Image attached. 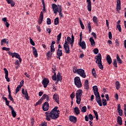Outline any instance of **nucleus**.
<instances>
[{
  "label": "nucleus",
  "instance_id": "18",
  "mask_svg": "<svg viewBox=\"0 0 126 126\" xmlns=\"http://www.w3.org/2000/svg\"><path fill=\"white\" fill-rule=\"evenodd\" d=\"M79 45L80 47H81L82 50H85L86 49V43H85V41H83L82 42L79 43Z\"/></svg>",
  "mask_w": 126,
  "mask_h": 126
},
{
  "label": "nucleus",
  "instance_id": "25",
  "mask_svg": "<svg viewBox=\"0 0 126 126\" xmlns=\"http://www.w3.org/2000/svg\"><path fill=\"white\" fill-rule=\"evenodd\" d=\"M117 123L120 125V126H122V125H123V119L121 116H118Z\"/></svg>",
  "mask_w": 126,
  "mask_h": 126
},
{
  "label": "nucleus",
  "instance_id": "6",
  "mask_svg": "<svg viewBox=\"0 0 126 126\" xmlns=\"http://www.w3.org/2000/svg\"><path fill=\"white\" fill-rule=\"evenodd\" d=\"M63 48L66 54H69L70 52V50L69 49V45H68V43H67L66 39L65 40V42L63 44Z\"/></svg>",
  "mask_w": 126,
  "mask_h": 126
},
{
  "label": "nucleus",
  "instance_id": "3",
  "mask_svg": "<svg viewBox=\"0 0 126 126\" xmlns=\"http://www.w3.org/2000/svg\"><path fill=\"white\" fill-rule=\"evenodd\" d=\"M73 72L74 73H77L79 75L81 76L83 78H86V74H85V71L81 68H77L76 67H73Z\"/></svg>",
  "mask_w": 126,
  "mask_h": 126
},
{
  "label": "nucleus",
  "instance_id": "43",
  "mask_svg": "<svg viewBox=\"0 0 126 126\" xmlns=\"http://www.w3.org/2000/svg\"><path fill=\"white\" fill-rule=\"evenodd\" d=\"M93 20L94 23H96V24L98 23V18H97V17L94 16Z\"/></svg>",
  "mask_w": 126,
  "mask_h": 126
},
{
  "label": "nucleus",
  "instance_id": "9",
  "mask_svg": "<svg viewBox=\"0 0 126 126\" xmlns=\"http://www.w3.org/2000/svg\"><path fill=\"white\" fill-rule=\"evenodd\" d=\"M49 107H50V106L49 105V103L46 101L43 104L42 109H43V111L46 112V111H48V110H49Z\"/></svg>",
  "mask_w": 126,
  "mask_h": 126
},
{
  "label": "nucleus",
  "instance_id": "23",
  "mask_svg": "<svg viewBox=\"0 0 126 126\" xmlns=\"http://www.w3.org/2000/svg\"><path fill=\"white\" fill-rule=\"evenodd\" d=\"M8 4H11V6L13 7L15 5V2L13 0H6Z\"/></svg>",
  "mask_w": 126,
  "mask_h": 126
},
{
  "label": "nucleus",
  "instance_id": "57",
  "mask_svg": "<svg viewBox=\"0 0 126 126\" xmlns=\"http://www.w3.org/2000/svg\"><path fill=\"white\" fill-rule=\"evenodd\" d=\"M108 36H109V38L110 39V40H112V39L113 38V36L112 35V32H109Z\"/></svg>",
  "mask_w": 126,
  "mask_h": 126
},
{
  "label": "nucleus",
  "instance_id": "15",
  "mask_svg": "<svg viewBox=\"0 0 126 126\" xmlns=\"http://www.w3.org/2000/svg\"><path fill=\"white\" fill-rule=\"evenodd\" d=\"M87 2H88V5H87V8L88 10L89 11H91L92 10V7L91 5H92V3H91V0H87Z\"/></svg>",
  "mask_w": 126,
  "mask_h": 126
},
{
  "label": "nucleus",
  "instance_id": "46",
  "mask_svg": "<svg viewBox=\"0 0 126 126\" xmlns=\"http://www.w3.org/2000/svg\"><path fill=\"white\" fill-rule=\"evenodd\" d=\"M47 24L48 25H51V24H52V21L51 20V19L49 18L47 19Z\"/></svg>",
  "mask_w": 126,
  "mask_h": 126
},
{
  "label": "nucleus",
  "instance_id": "29",
  "mask_svg": "<svg viewBox=\"0 0 126 126\" xmlns=\"http://www.w3.org/2000/svg\"><path fill=\"white\" fill-rule=\"evenodd\" d=\"M57 56H60L62 57L63 56V50L62 49H58L57 51Z\"/></svg>",
  "mask_w": 126,
  "mask_h": 126
},
{
  "label": "nucleus",
  "instance_id": "50",
  "mask_svg": "<svg viewBox=\"0 0 126 126\" xmlns=\"http://www.w3.org/2000/svg\"><path fill=\"white\" fill-rule=\"evenodd\" d=\"M2 50H3V51H6L7 52V51H10V48H6V47H2Z\"/></svg>",
  "mask_w": 126,
  "mask_h": 126
},
{
  "label": "nucleus",
  "instance_id": "59",
  "mask_svg": "<svg viewBox=\"0 0 126 126\" xmlns=\"http://www.w3.org/2000/svg\"><path fill=\"white\" fill-rule=\"evenodd\" d=\"M42 101L39 99L37 102H36L35 106H38V105H41Z\"/></svg>",
  "mask_w": 126,
  "mask_h": 126
},
{
  "label": "nucleus",
  "instance_id": "12",
  "mask_svg": "<svg viewBox=\"0 0 126 126\" xmlns=\"http://www.w3.org/2000/svg\"><path fill=\"white\" fill-rule=\"evenodd\" d=\"M69 121L73 123V124H76V122H77V118H76L75 116H70L69 117Z\"/></svg>",
  "mask_w": 126,
  "mask_h": 126
},
{
  "label": "nucleus",
  "instance_id": "58",
  "mask_svg": "<svg viewBox=\"0 0 126 126\" xmlns=\"http://www.w3.org/2000/svg\"><path fill=\"white\" fill-rule=\"evenodd\" d=\"M44 99H46V94H44L39 100H40L41 102H43V100H44Z\"/></svg>",
  "mask_w": 126,
  "mask_h": 126
},
{
  "label": "nucleus",
  "instance_id": "16",
  "mask_svg": "<svg viewBox=\"0 0 126 126\" xmlns=\"http://www.w3.org/2000/svg\"><path fill=\"white\" fill-rule=\"evenodd\" d=\"M117 111L119 116H123V109H121V104H118L117 106Z\"/></svg>",
  "mask_w": 126,
  "mask_h": 126
},
{
  "label": "nucleus",
  "instance_id": "30",
  "mask_svg": "<svg viewBox=\"0 0 126 126\" xmlns=\"http://www.w3.org/2000/svg\"><path fill=\"white\" fill-rule=\"evenodd\" d=\"M92 73L94 78H97V74H96V71L95 70V68H93L92 70Z\"/></svg>",
  "mask_w": 126,
  "mask_h": 126
},
{
  "label": "nucleus",
  "instance_id": "45",
  "mask_svg": "<svg viewBox=\"0 0 126 126\" xmlns=\"http://www.w3.org/2000/svg\"><path fill=\"white\" fill-rule=\"evenodd\" d=\"M58 106H55L50 112L52 113H57V110H58Z\"/></svg>",
  "mask_w": 126,
  "mask_h": 126
},
{
  "label": "nucleus",
  "instance_id": "40",
  "mask_svg": "<svg viewBox=\"0 0 126 126\" xmlns=\"http://www.w3.org/2000/svg\"><path fill=\"white\" fill-rule=\"evenodd\" d=\"M60 23V22L59 21V17H57L54 20V24L55 25H58Z\"/></svg>",
  "mask_w": 126,
  "mask_h": 126
},
{
  "label": "nucleus",
  "instance_id": "39",
  "mask_svg": "<svg viewBox=\"0 0 126 126\" xmlns=\"http://www.w3.org/2000/svg\"><path fill=\"white\" fill-rule=\"evenodd\" d=\"M8 99H9L10 101H12V103L14 102V100H13V97H12V96H11V93H9Z\"/></svg>",
  "mask_w": 126,
  "mask_h": 126
},
{
  "label": "nucleus",
  "instance_id": "31",
  "mask_svg": "<svg viewBox=\"0 0 126 126\" xmlns=\"http://www.w3.org/2000/svg\"><path fill=\"white\" fill-rule=\"evenodd\" d=\"M117 62L119 63H123V61L122 59H121V58H120V56H119V54H117Z\"/></svg>",
  "mask_w": 126,
  "mask_h": 126
},
{
  "label": "nucleus",
  "instance_id": "11",
  "mask_svg": "<svg viewBox=\"0 0 126 126\" xmlns=\"http://www.w3.org/2000/svg\"><path fill=\"white\" fill-rule=\"evenodd\" d=\"M22 94L25 95L26 100H29V95L27 93V89L24 90V88L22 89Z\"/></svg>",
  "mask_w": 126,
  "mask_h": 126
},
{
  "label": "nucleus",
  "instance_id": "2",
  "mask_svg": "<svg viewBox=\"0 0 126 126\" xmlns=\"http://www.w3.org/2000/svg\"><path fill=\"white\" fill-rule=\"evenodd\" d=\"M45 114L47 121H51V118L52 120H57L60 117V115L59 113L57 114V112H45Z\"/></svg>",
  "mask_w": 126,
  "mask_h": 126
},
{
  "label": "nucleus",
  "instance_id": "14",
  "mask_svg": "<svg viewBox=\"0 0 126 126\" xmlns=\"http://www.w3.org/2000/svg\"><path fill=\"white\" fill-rule=\"evenodd\" d=\"M43 19H44V14H43V11L40 12V14L38 19V24H41L43 22Z\"/></svg>",
  "mask_w": 126,
  "mask_h": 126
},
{
  "label": "nucleus",
  "instance_id": "21",
  "mask_svg": "<svg viewBox=\"0 0 126 126\" xmlns=\"http://www.w3.org/2000/svg\"><path fill=\"white\" fill-rule=\"evenodd\" d=\"M32 53L35 57V58H38V52L36 48L32 47Z\"/></svg>",
  "mask_w": 126,
  "mask_h": 126
},
{
  "label": "nucleus",
  "instance_id": "53",
  "mask_svg": "<svg viewBox=\"0 0 126 126\" xmlns=\"http://www.w3.org/2000/svg\"><path fill=\"white\" fill-rule=\"evenodd\" d=\"M117 27L119 31V32H122V28L121 27V25L120 24L117 25Z\"/></svg>",
  "mask_w": 126,
  "mask_h": 126
},
{
  "label": "nucleus",
  "instance_id": "36",
  "mask_svg": "<svg viewBox=\"0 0 126 126\" xmlns=\"http://www.w3.org/2000/svg\"><path fill=\"white\" fill-rule=\"evenodd\" d=\"M116 89H117V90H119L120 89V86H121V85L120 84V82L116 81Z\"/></svg>",
  "mask_w": 126,
  "mask_h": 126
},
{
  "label": "nucleus",
  "instance_id": "28",
  "mask_svg": "<svg viewBox=\"0 0 126 126\" xmlns=\"http://www.w3.org/2000/svg\"><path fill=\"white\" fill-rule=\"evenodd\" d=\"M62 80H63V78L62 77V75H61V73L58 72L57 74V82H59V81H62Z\"/></svg>",
  "mask_w": 126,
  "mask_h": 126
},
{
  "label": "nucleus",
  "instance_id": "54",
  "mask_svg": "<svg viewBox=\"0 0 126 126\" xmlns=\"http://www.w3.org/2000/svg\"><path fill=\"white\" fill-rule=\"evenodd\" d=\"M70 42H71V38L69 36H67V43L68 44L70 43Z\"/></svg>",
  "mask_w": 126,
  "mask_h": 126
},
{
  "label": "nucleus",
  "instance_id": "52",
  "mask_svg": "<svg viewBox=\"0 0 126 126\" xmlns=\"http://www.w3.org/2000/svg\"><path fill=\"white\" fill-rule=\"evenodd\" d=\"M94 93L95 96V97H97L98 96H100V94H99V92L98 91L96 92H94Z\"/></svg>",
  "mask_w": 126,
  "mask_h": 126
},
{
  "label": "nucleus",
  "instance_id": "35",
  "mask_svg": "<svg viewBox=\"0 0 126 126\" xmlns=\"http://www.w3.org/2000/svg\"><path fill=\"white\" fill-rule=\"evenodd\" d=\"M79 23L82 29H83V30H84V29H85V27H84V25L83 24V23H82V21H81V19L79 20Z\"/></svg>",
  "mask_w": 126,
  "mask_h": 126
},
{
  "label": "nucleus",
  "instance_id": "13",
  "mask_svg": "<svg viewBox=\"0 0 126 126\" xmlns=\"http://www.w3.org/2000/svg\"><path fill=\"white\" fill-rule=\"evenodd\" d=\"M4 71V73H5V78L7 82H9L10 81V79H9V78H8V71L7 70V69L6 68H4L3 69Z\"/></svg>",
  "mask_w": 126,
  "mask_h": 126
},
{
  "label": "nucleus",
  "instance_id": "61",
  "mask_svg": "<svg viewBox=\"0 0 126 126\" xmlns=\"http://www.w3.org/2000/svg\"><path fill=\"white\" fill-rule=\"evenodd\" d=\"M70 97L71 99H73V98H74V97H75V95H74V93H72L70 95Z\"/></svg>",
  "mask_w": 126,
  "mask_h": 126
},
{
  "label": "nucleus",
  "instance_id": "4",
  "mask_svg": "<svg viewBox=\"0 0 126 126\" xmlns=\"http://www.w3.org/2000/svg\"><path fill=\"white\" fill-rule=\"evenodd\" d=\"M82 90H78L76 92V103L78 105L80 104V102H81V96H82Z\"/></svg>",
  "mask_w": 126,
  "mask_h": 126
},
{
  "label": "nucleus",
  "instance_id": "1",
  "mask_svg": "<svg viewBox=\"0 0 126 126\" xmlns=\"http://www.w3.org/2000/svg\"><path fill=\"white\" fill-rule=\"evenodd\" d=\"M52 8L54 14H58V12L59 13V16L60 18H63V9H62V6L60 5H57L56 4H52Z\"/></svg>",
  "mask_w": 126,
  "mask_h": 126
},
{
  "label": "nucleus",
  "instance_id": "34",
  "mask_svg": "<svg viewBox=\"0 0 126 126\" xmlns=\"http://www.w3.org/2000/svg\"><path fill=\"white\" fill-rule=\"evenodd\" d=\"M20 89H21V86L20 85H18L15 90V94H17L19 91H20Z\"/></svg>",
  "mask_w": 126,
  "mask_h": 126
},
{
  "label": "nucleus",
  "instance_id": "51",
  "mask_svg": "<svg viewBox=\"0 0 126 126\" xmlns=\"http://www.w3.org/2000/svg\"><path fill=\"white\" fill-rule=\"evenodd\" d=\"M113 65L114 66H115V67H118L117 60L116 59H115L113 61Z\"/></svg>",
  "mask_w": 126,
  "mask_h": 126
},
{
  "label": "nucleus",
  "instance_id": "17",
  "mask_svg": "<svg viewBox=\"0 0 126 126\" xmlns=\"http://www.w3.org/2000/svg\"><path fill=\"white\" fill-rule=\"evenodd\" d=\"M9 109L11 111V114L13 117V118H15L16 117V112L14 110V109H13V107H12V106H9Z\"/></svg>",
  "mask_w": 126,
  "mask_h": 126
},
{
  "label": "nucleus",
  "instance_id": "20",
  "mask_svg": "<svg viewBox=\"0 0 126 126\" xmlns=\"http://www.w3.org/2000/svg\"><path fill=\"white\" fill-rule=\"evenodd\" d=\"M90 42L91 43V45L92 47H94L95 46L96 43L95 42V40H94V38L93 37H91L89 39Z\"/></svg>",
  "mask_w": 126,
  "mask_h": 126
},
{
  "label": "nucleus",
  "instance_id": "63",
  "mask_svg": "<svg viewBox=\"0 0 126 126\" xmlns=\"http://www.w3.org/2000/svg\"><path fill=\"white\" fill-rule=\"evenodd\" d=\"M41 126H47V123L46 122H42L41 124Z\"/></svg>",
  "mask_w": 126,
  "mask_h": 126
},
{
  "label": "nucleus",
  "instance_id": "49",
  "mask_svg": "<svg viewBox=\"0 0 126 126\" xmlns=\"http://www.w3.org/2000/svg\"><path fill=\"white\" fill-rule=\"evenodd\" d=\"M30 42L32 46H35V42H34V41H33L31 37H30Z\"/></svg>",
  "mask_w": 126,
  "mask_h": 126
},
{
  "label": "nucleus",
  "instance_id": "7",
  "mask_svg": "<svg viewBox=\"0 0 126 126\" xmlns=\"http://www.w3.org/2000/svg\"><path fill=\"white\" fill-rule=\"evenodd\" d=\"M50 83V81L48 78H44L42 81V84L43 85L44 88H47L48 84Z\"/></svg>",
  "mask_w": 126,
  "mask_h": 126
},
{
  "label": "nucleus",
  "instance_id": "48",
  "mask_svg": "<svg viewBox=\"0 0 126 126\" xmlns=\"http://www.w3.org/2000/svg\"><path fill=\"white\" fill-rule=\"evenodd\" d=\"M93 51L95 55H97L99 53V49H98V48H94Z\"/></svg>",
  "mask_w": 126,
  "mask_h": 126
},
{
  "label": "nucleus",
  "instance_id": "44",
  "mask_svg": "<svg viewBox=\"0 0 126 126\" xmlns=\"http://www.w3.org/2000/svg\"><path fill=\"white\" fill-rule=\"evenodd\" d=\"M61 38H62V32H60L59 34V35L57 36V41H58V42H60Z\"/></svg>",
  "mask_w": 126,
  "mask_h": 126
},
{
  "label": "nucleus",
  "instance_id": "47",
  "mask_svg": "<svg viewBox=\"0 0 126 126\" xmlns=\"http://www.w3.org/2000/svg\"><path fill=\"white\" fill-rule=\"evenodd\" d=\"M102 105L104 106H107V100L105 99V98H103L102 99Z\"/></svg>",
  "mask_w": 126,
  "mask_h": 126
},
{
  "label": "nucleus",
  "instance_id": "33",
  "mask_svg": "<svg viewBox=\"0 0 126 126\" xmlns=\"http://www.w3.org/2000/svg\"><path fill=\"white\" fill-rule=\"evenodd\" d=\"M41 2H42V5H43L42 10H43V12H46V7H45V0H42Z\"/></svg>",
  "mask_w": 126,
  "mask_h": 126
},
{
  "label": "nucleus",
  "instance_id": "62",
  "mask_svg": "<svg viewBox=\"0 0 126 126\" xmlns=\"http://www.w3.org/2000/svg\"><path fill=\"white\" fill-rule=\"evenodd\" d=\"M95 100L96 101H99L100 100H101V96H100V95H99L98 96H95Z\"/></svg>",
  "mask_w": 126,
  "mask_h": 126
},
{
  "label": "nucleus",
  "instance_id": "42",
  "mask_svg": "<svg viewBox=\"0 0 126 126\" xmlns=\"http://www.w3.org/2000/svg\"><path fill=\"white\" fill-rule=\"evenodd\" d=\"M86 111H87V108L86 106H84L82 108L81 111L83 113H86Z\"/></svg>",
  "mask_w": 126,
  "mask_h": 126
},
{
  "label": "nucleus",
  "instance_id": "38",
  "mask_svg": "<svg viewBox=\"0 0 126 126\" xmlns=\"http://www.w3.org/2000/svg\"><path fill=\"white\" fill-rule=\"evenodd\" d=\"M52 55H53V54L51 53V51H48L46 54V57L49 59H51V58H52Z\"/></svg>",
  "mask_w": 126,
  "mask_h": 126
},
{
  "label": "nucleus",
  "instance_id": "26",
  "mask_svg": "<svg viewBox=\"0 0 126 126\" xmlns=\"http://www.w3.org/2000/svg\"><path fill=\"white\" fill-rule=\"evenodd\" d=\"M95 63H97V64H98V66L100 69H103L104 67L103 66V64H102V61H100L99 62H98V61H95Z\"/></svg>",
  "mask_w": 126,
  "mask_h": 126
},
{
  "label": "nucleus",
  "instance_id": "56",
  "mask_svg": "<svg viewBox=\"0 0 126 126\" xmlns=\"http://www.w3.org/2000/svg\"><path fill=\"white\" fill-rule=\"evenodd\" d=\"M97 103L98 104L99 106H100V107H102V100L100 99H99V100H97L96 101Z\"/></svg>",
  "mask_w": 126,
  "mask_h": 126
},
{
  "label": "nucleus",
  "instance_id": "8",
  "mask_svg": "<svg viewBox=\"0 0 126 126\" xmlns=\"http://www.w3.org/2000/svg\"><path fill=\"white\" fill-rule=\"evenodd\" d=\"M7 54H8L9 56H11L13 59L14 57L16 58V59H17L20 56L17 53H16V52L12 53L10 51H8Z\"/></svg>",
  "mask_w": 126,
  "mask_h": 126
},
{
  "label": "nucleus",
  "instance_id": "55",
  "mask_svg": "<svg viewBox=\"0 0 126 126\" xmlns=\"http://www.w3.org/2000/svg\"><path fill=\"white\" fill-rule=\"evenodd\" d=\"M93 89L94 90V92L98 91V88L97 87V86H94V87H93Z\"/></svg>",
  "mask_w": 126,
  "mask_h": 126
},
{
  "label": "nucleus",
  "instance_id": "24",
  "mask_svg": "<svg viewBox=\"0 0 126 126\" xmlns=\"http://www.w3.org/2000/svg\"><path fill=\"white\" fill-rule=\"evenodd\" d=\"M106 61L108 64H111L112 63V58L109 55H108L106 57Z\"/></svg>",
  "mask_w": 126,
  "mask_h": 126
},
{
  "label": "nucleus",
  "instance_id": "64",
  "mask_svg": "<svg viewBox=\"0 0 126 126\" xmlns=\"http://www.w3.org/2000/svg\"><path fill=\"white\" fill-rule=\"evenodd\" d=\"M124 110H125V117H126V104H124Z\"/></svg>",
  "mask_w": 126,
  "mask_h": 126
},
{
  "label": "nucleus",
  "instance_id": "19",
  "mask_svg": "<svg viewBox=\"0 0 126 126\" xmlns=\"http://www.w3.org/2000/svg\"><path fill=\"white\" fill-rule=\"evenodd\" d=\"M85 89L87 90V91H88L89 90V82H88V80H86L85 81Z\"/></svg>",
  "mask_w": 126,
  "mask_h": 126
},
{
  "label": "nucleus",
  "instance_id": "5",
  "mask_svg": "<svg viewBox=\"0 0 126 126\" xmlns=\"http://www.w3.org/2000/svg\"><path fill=\"white\" fill-rule=\"evenodd\" d=\"M74 82L77 88H81V87H82V83H81V80L79 77L77 76L75 77L74 79Z\"/></svg>",
  "mask_w": 126,
  "mask_h": 126
},
{
  "label": "nucleus",
  "instance_id": "32",
  "mask_svg": "<svg viewBox=\"0 0 126 126\" xmlns=\"http://www.w3.org/2000/svg\"><path fill=\"white\" fill-rule=\"evenodd\" d=\"M116 9L117 11H119V10H121V2H117Z\"/></svg>",
  "mask_w": 126,
  "mask_h": 126
},
{
  "label": "nucleus",
  "instance_id": "60",
  "mask_svg": "<svg viewBox=\"0 0 126 126\" xmlns=\"http://www.w3.org/2000/svg\"><path fill=\"white\" fill-rule=\"evenodd\" d=\"M89 119L90 121H92L93 120V115L92 114H89Z\"/></svg>",
  "mask_w": 126,
  "mask_h": 126
},
{
  "label": "nucleus",
  "instance_id": "41",
  "mask_svg": "<svg viewBox=\"0 0 126 126\" xmlns=\"http://www.w3.org/2000/svg\"><path fill=\"white\" fill-rule=\"evenodd\" d=\"M88 27L89 29V33H91L92 28H91V24H90V22H89V23H88Z\"/></svg>",
  "mask_w": 126,
  "mask_h": 126
},
{
  "label": "nucleus",
  "instance_id": "37",
  "mask_svg": "<svg viewBox=\"0 0 126 126\" xmlns=\"http://www.w3.org/2000/svg\"><path fill=\"white\" fill-rule=\"evenodd\" d=\"M93 112L95 115L96 120L97 121V120H99V117L98 116V112H97L96 110H93Z\"/></svg>",
  "mask_w": 126,
  "mask_h": 126
},
{
  "label": "nucleus",
  "instance_id": "27",
  "mask_svg": "<svg viewBox=\"0 0 126 126\" xmlns=\"http://www.w3.org/2000/svg\"><path fill=\"white\" fill-rule=\"evenodd\" d=\"M74 110L76 116L80 114V110H79V108H78V107L75 106Z\"/></svg>",
  "mask_w": 126,
  "mask_h": 126
},
{
  "label": "nucleus",
  "instance_id": "22",
  "mask_svg": "<svg viewBox=\"0 0 126 126\" xmlns=\"http://www.w3.org/2000/svg\"><path fill=\"white\" fill-rule=\"evenodd\" d=\"M96 60L97 63L99 62H102V56L101 54L99 53L96 56Z\"/></svg>",
  "mask_w": 126,
  "mask_h": 126
},
{
  "label": "nucleus",
  "instance_id": "10",
  "mask_svg": "<svg viewBox=\"0 0 126 126\" xmlns=\"http://www.w3.org/2000/svg\"><path fill=\"white\" fill-rule=\"evenodd\" d=\"M53 99L57 103V104H60V96L57 94H54L53 96Z\"/></svg>",
  "mask_w": 126,
  "mask_h": 126
}]
</instances>
